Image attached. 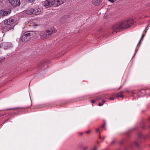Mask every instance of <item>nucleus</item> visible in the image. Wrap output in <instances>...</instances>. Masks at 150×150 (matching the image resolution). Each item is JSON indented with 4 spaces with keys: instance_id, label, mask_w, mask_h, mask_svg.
<instances>
[{
    "instance_id": "nucleus-35",
    "label": "nucleus",
    "mask_w": 150,
    "mask_h": 150,
    "mask_svg": "<svg viewBox=\"0 0 150 150\" xmlns=\"http://www.w3.org/2000/svg\"><path fill=\"white\" fill-rule=\"evenodd\" d=\"M122 86H121V87H120L119 88V89H120L122 88Z\"/></svg>"
},
{
    "instance_id": "nucleus-12",
    "label": "nucleus",
    "mask_w": 150,
    "mask_h": 150,
    "mask_svg": "<svg viewBox=\"0 0 150 150\" xmlns=\"http://www.w3.org/2000/svg\"><path fill=\"white\" fill-rule=\"evenodd\" d=\"M33 11V8H29L26 11L25 13L28 15H34Z\"/></svg>"
},
{
    "instance_id": "nucleus-40",
    "label": "nucleus",
    "mask_w": 150,
    "mask_h": 150,
    "mask_svg": "<svg viewBox=\"0 0 150 150\" xmlns=\"http://www.w3.org/2000/svg\"><path fill=\"white\" fill-rule=\"evenodd\" d=\"M140 92H139V94H140Z\"/></svg>"
},
{
    "instance_id": "nucleus-32",
    "label": "nucleus",
    "mask_w": 150,
    "mask_h": 150,
    "mask_svg": "<svg viewBox=\"0 0 150 150\" xmlns=\"http://www.w3.org/2000/svg\"><path fill=\"white\" fill-rule=\"evenodd\" d=\"M144 34H143L142 35V37L141 39H142L143 38V37H144Z\"/></svg>"
},
{
    "instance_id": "nucleus-26",
    "label": "nucleus",
    "mask_w": 150,
    "mask_h": 150,
    "mask_svg": "<svg viewBox=\"0 0 150 150\" xmlns=\"http://www.w3.org/2000/svg\"><path fill=\"white\" fill-rule=\"evenodd\" d=\"M125 90L126 91V92H129V91H128V90L127 88L125 89Z\"/></svg>"
},
{
    "instance_id": "nucleus-39",
    "label": "nucleus",
    "mask_w": 150,
    "mask_h": 150,
    "mask_svg": "<svg viewBox=\"0 0 150 150\" xmlns=\"http://www.w3.org/2000/svg\"><path fill=\"white\" fill-rule=\"evenodd\" d=\"M149 120H150V117L149 118Z\"/></svg>"
},
{
    "instance_id": "nucleus-29",
    "label": "nucleus",
    "mask_w": 150,
    "mask_h": 150,
    "mask_svg": "<svg viewBox=\"0 0 150 150\" xmlns=\"http://www.w3.org/2000/svg\"><path fill=\"white\" fill-rule=\"evenodd\" d=\"M148 26L146 27V29H145V30L144 31V32H145V33H146V32H147V30H146V29L147 28Z\"/></svg>"
},
{
    "instance_id": "nucleus-16",
    "label": "nucleus",
    "mask_w": 150,
    "mask_h": 150,
    "mask_svg": "<svg viewBox=\"0 0 150 150\" xmlns=\"http://www.w3.org/2000/svg\"><path fill=\"white\" fill-rule=\"evenodd\" d=\"M101 97H97L96 98V99L92 100L91 101V102L92 103H95V102H96L97 100H99V99H101Z\"/></svg>"
},
{
    "instance_id": "nucleus-20",
    "label": "nucleus",
    "mask_w": 150,
    "mask_h": 150,
    "mask_svg": "<svg viewBox=\"0 0 150 150\" xmlns=\"http://www.w3.org/2000/svg\"><path fill=\"white\" fill-rule=\"evenodd\" d=\"M4 58H3L1 59H0V63L4 61Z\"/></svg>"
},
{
    "instance_id": "nucleus-23",
    "label": "nucleus",
    "mask_w": 150,
    "mask_h": 150,
    "mask_svg": "<svg viewBox=\"0 0 150 150\" xmlns=\"http://www.w3.org/2000/svg\"><path fill=\"white\" fill-rule=\"evenodd\" d=\"M109 99L110 100H113L114 99V98H109Z\"/></svg>"
},
{
    "instance_id": "nucleus-19",
    "label": "nucleus",
    "mask_w": 150,
    "mask_h": 150,
    "mask_svg": "<svg viewBox=\"0 0 150 150\" xmlns=\"http://www.w3.org/2000/svg\"><path fill=\"white\" fill-rule=\"evenodd\" d=\"M106 96V95H103L102 96H100L99 97H101V99L102 98H105Z\"/></svg>"
},
{
    "instance_id": "nucleus-25",
    "label": "nucleus",
    "mask_w": 150,
    "mask_h": 150,
    "mask_svg": "<svg viewBox=\"0 0 150 150\" xmlns=\"http://www.w3.org/2000/svg\"><path fill=\"white\" fill-rule=\"evenodd\" d=\"M103 105V103L102 104L100 103H99L98 104L100 106H101L102 105Z\"/></svg>"
},
{
    "instance_id": "nucleus-2",
    "label": "nucleus",
    "mask_w": 150,
    "mask_h": 150,
    "mask_svg": "<svg viewBox=\"0 0 150 150\" xmlns=\"http://www.w3.org/2000/svg\"><path fill=\"white\" fill-rule=\"evenodd\" d=\"M33 33L28 32L24 33L21 37L20 40L23 42H26L31 38Z\"/></svg>"
},
{
    "instance_id": "nucleus-17",
    "label": "nucleus",
    "mask_w": 150,
    "mask_h": 150,
    "mask_svg": "<svg viewBox=\"0 0 150 150\" xmlns=\"http://www.w3.org/2000/svg\"><path fill=\"white\" fill-rule=\"evenodd\" d=\"M134 144L135 145L137 146H139V144L137 142H134Z\"/></svg>"
},
{
    "instance_id": "nucleus-15",
    "label": "nucleus",
    "mask_w": 150,
    "mask_h": 150,
    "mask_svg": "<svg viewBox=\"0 0 150 150\" xmlns=\"http://www.w3.org/2000/svg\"><path fill=\"white\" fill-rule=\"evenodd\" d=\"M123 92L122 91H121L120 92L117 93L116 94V96L117 97H123Z\"/></svg>"
},
{
    "instance_id": "nucleus-10",
    "label": "nucleus",
    "mask_w": 150,
    "mask_h": 150,
    "mask_svg": "<svg viewBox=\"0 0 150 150\" xmlns=\"http://www.w3.org/2000/svg\"><path fill=\"white\" fill-rule=\"evenodd\" d=\"M1 46L4 49H6L11 47V44L8 42H5L1 43Z\"/></svg>"
},
{
    "instance_id": "nucleus-8",
    "label": "nucleus",
    "mask_w": 150,
    "mask_h": 150,
    "mask_svg": "<svg viewBox=\"0 0 150 150\" xmlns=\"http://www.w3.org/2000/svg\"><path fill=\"white\" fill-rule=\"evenodd\" d=\"M49 36L55 33L57 30L54 27H52L48 30H46Z\"/></svg>"
},
{
    "instance_id": "nucleus-22",
    "label": "nucleus",
    "mask_w": 150,
    "mask_h": 150,
    "mask_svg": "<svg viewBox=\"0 0 150 150\" xmlns=\"http://www.w3.org/2000/svg\"><path fill=\"white\" fill-rule=\"evenodd\" d=\"M144 92H145V91L144 90H142L140 92V93H144Z\"/></svg>"
},
{
    "instance_id": "nucleus-34",
    "label": "nucleus",
    "mask_w": 150,
    "mask_h": 150,
    "mask_svg": "<svg viewBox=\"0 0 150 150\" xmlns=\"http://www.w3.org/2000/svg\"><path fill=\"white\" fill-rule=\"evenodd\" d=\"M114 142V141H113L111 142V143H112V144H113Z\"/></svg>"
},
{
    "instance_id": "nucleus-6",
    "label": "nucleus",
    "mask_w": 150,
    "mask_h": 150,
    "mask_svg": "<svg viewBox=\"0 0 150 150\" xmlns=\"http://www.w3.org/2000/svg\"><path fill=\"white\" fill-rule=\"evenodd\" d=\"M11 11L8 10L6 11L4 10H0L1 17H3L5 16H6L9 14L11 13Z\"/></svg>"
},
{
    "instance_id": "nucleus-37",
    "label": "nucleus",
    "mask_w": 150,
    "mask_h": 150,
    "mask_svg": "<svg viewBox=\"0 0 150 150\" xmlns=\"http://www.w3.org/2000/svg\"><path fill=\"white\" fill-rule=\"evenodd\" d=\"M82 134H83V133H80V134L81 135H82Z\"/></svg>"
},
{
    "instance_id": "nucleus-9",
    "label": "nucleus",
    "mask_w": 150,
    "mask_h": 150,
    "mask_svg": "<svg viewBox=\"0 0 150 150\" xmlns=\"http://www.w3.org/2000/svg\"><path fill=\"white\" fill-rule=\"evenodd\" d=\"M54 6H59L63 4L65 2V0H53Z\"/></svg>"
},
{
    "instance_id": "nucleus-14",
    "label": "nucleus",
    "mask_w": 150,
    "mask_h": 150,
    "mask_svg": "<svg viewBox=\"0 0 150 150\" xmlns=\"http://www.w3.org/2000/svg\"><path fill=\"white\" fill-rule=\"evenodd\" d=\"M100 1L99 0H92V3L95 6H98L100 3Z\"/></svg>"
},
{
    "instance_id": "nucleus-27",
    "label": "nucleus",
    "mask_w": 150,
    "mask_h": 150,
    "mask_svg": "<svg viewBox=\"0 0 150 150\" xmlns=\"http://www.w3.org/2000/svg\"><path fill=\"white\" fill-rule=\"evenodd\" d=\"M96 150L95 147H94L91 149V150Z\"/></svg>"
},
{
    "instance_id": "nucleus-33",
    "label": "nucleus",
    "mask_w": 150,
    "mask_h": 150,
    "mask_svg": "<svg viewBox=\"0 0 150 150\" xmlns=\"http://www.w3.org/2000/svg\"><path fill=\"white\" fill-rule=\"evenodd\" d=\"M104 126H105V125H103L102 126V128H103V127H104Z\"/></svg>"
},
{
    "instance_id": "nucleus-31",
    "label": "nucleus",
    "mask_w": 150,
    "mask_h": 150,
    "mask_svg": "<svg viewBox=\"0 0 150 150\" xmlns=\"http://www.w3.org/2000/svg\"><path fill=\"white\" fill-rule=\"evenodd\" d=\"M90 132V131H88L86 132V133H88Z\"/></svg>"
},
{
    "instance_id": "nucleus-13",
    "label": "nucleus",
    "mask_w": 150,
    "mask_h": 150,
    "mask_svg": "<svg viewBox=\"0 0 150 150\" xmlns=\"http://www.w3.org/2000/svg\"><path fill=\"white\" fill-rule=\"evenodd\" d=\"M13 28L12 25H6L4 27V30L6 31H8Z\"/></svg>"
},
{
    "instance_id": "nucleus-30",
    "label": "nucleus",
    "mask_w": 150,
    "mask_h": 150,
    "mask_svg": "<svg viewBox=\"0 0 150 150\" xmlns=\"http://www.w3.org/2000/svg\"><path fill=\"white\" fill-rule=\"evenodd\" d=\"M99 129H96V131L97 132H98L99 131Z\"/></svg>"
},
{
    "instance_id": "nucleus-24",
    "label": "nucleus",
    "mask_w": 150,
    "mask_h": 150,
    "mask_svg": "<svg viewBox=\"0 0 150 150\" xmlns=\"http://www.w3.org/2000/svg\"><path fill=\"white\" fill-rule=\"evenodd\" d=\"M88 148V147L87 146L83 148V150H86Z\"/></svg>"
},
{
    "instance_id": "nucleus-18",
    "label": "nucleus",
    "mask_w": 150,
    "mask_h": 150,
    "mask_svg": "<svg viewBox=\"0 0 150 150\" xmlns=\"http://www.w3.org/2000/svg\"><path fill=\"white\" fill-rule=\"evenodd\" d=\"M116 0H108V1L113 3Z\"/></svg>"
},
{
    "instance_id": "nucleus-28",
    "label": "nucleus",
    "mask_w": 150,
    "mask_h": 150,
    "mask_svg": "<svg viewBox=\"0 0 150 150\" xmlns=\"http://www.w3.org/2000/svg\"><path fill=\"white\" fill-rule=\"evenodd\" d=\"M102 100L103 102V103H105V102H106V101L105 100Z\"/></svg>"
},
{
    "instance_id": "nucleus-11",
    "label": "nucleus",
    "mask_w": 150,
    "mask_h": 150,
    "mask_svg": "<svg viewBox=\"0 0 150 150\" xmlns=\"http://www.w3.org/2000/svg\"><path fill=\"white\" fill-rule=\"evenodd\" d=\"M33 11L34 15H38L41 13V10L39 8L33 9Z\"/></svg>"
},
{
    "instance_id": "nucleus-21",
    "label": "nucleus",
    "mask_w": 150,
    "mask_h": 150,
    "mask_svg": "<svg viewBox=\"0 0 150 150\" xmlns=\"http://www.w3.org/2000/svg\"><path fill=\"white\" fill-rule=\"evenodd\" d=\"M35 0H28V1L29 2H32L34 1Z\"/></svg>"
},
{
    "instance_id": "nucleus-5",
    "label": "nucleus",
    "mask_w": 150,
    "mask_h": 150,
    "mask_svg": "<svg viewBox=\"0 0 150 150\" xmlns=\"http://www.w3.org/2000/svg\"><path fill=\"white\" fill-rule=\"evenodd\" d=\"M9 3L12 6H17L20 4V0H8Z\"/></svg>"
},
{
    "instance_id": "nucleus-36",
    "label": "nucleus",
    "mask_w": 150,
    "mask_h": 150,
    "mask_svg": "<svg viewBox=\"0 0 150 150\" xmlns=\"http://www.w3.org/2000/svg\"><path fill=\"white\" fill-rule=\"evenodd\" d=\"M115 95V93H113V94L112 95V96H114Z\"/></svg>"
},
{
    "instance_id": "nucleus-38",
    "label": "nucleus",
    "mask_w": 150,
    "mask_h": 150,
    "mask_svg": "<svg viewBox=\"0 0 150 150\" xmlns=\"http://www.w3.org/2000/svg\"><path fill=\"white\" fill-rule=\"evenodd\" d=\"M132 93L133 94H134V92H132Z\"/></svg>"
},
{
    "instance_id": "nucleus-4",
    "label": "nucleus",
    "mask_w": 150,
    "mask_h": 150,
    "mask_svg": "<svg viewBox=\"0 0 150 150\" xmlns=\"http://www.w3.org/2000/svg\"><path fill=\"white\" fill-rule=\"evenodd\" d=\"M43 5L46 8L50 7L53 6H54L53 0H46L43 3Z\"/></svg>"
},
{
    "instance_id": "nucleus-7",
    "label": "nucleus",
    "mask_w": 150,
    "mask_h": 150,
    "mask_svg": "<svg viewBox=\"0 0 150 150\" xmlns=\"http://www.w3.org/2000/svg\"><path fill=\"white\" fill-rule=\"evenodd\" d=\"M14 22L13 19L11 18H8L4 21V23L6 25H11Z\"/></svg>"
},
{
    "instance_id": "nucleus-1",
    "label": "nucleus",
    "mask_w": 150,
    "mask_h": 150,
    "mask_svg": "<svg viewBox=\"0 0 150 150\" xmlns=\"http://www.w3.org/2000/svg\"><path fill=\"white\" fill-rule=\"evenodd\" d=\"M134 23V20L132 18L125 20L114 25L112 30V31L117 33L129 28L133 25Z\"/></svg>"
},
{
    "instance_id": "nucleus-3",
    "label": "nucleus",
    "mask_w": 150,
    "mask_h": 150,
    "mask_svg": "<svg viewBox=\"0 0 150 150\" xmlns=\"http://www.w3.org/2000/svg\"><path fill=\"white\" fill-rule=\"evenodd\" d=\"M40 38L42 40H45L48 38L49 37L47 30L42 31L39 33Z\"/></svg>"
}]
</instances>
